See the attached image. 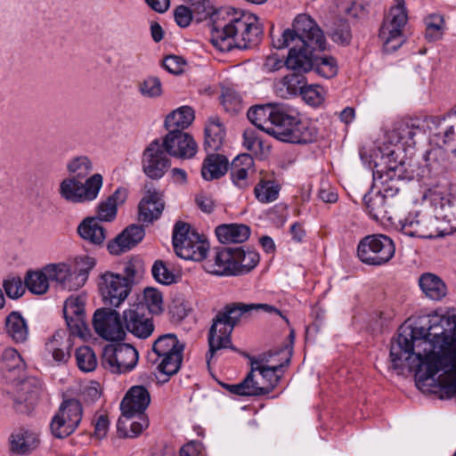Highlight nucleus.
Returning a JSON list of instances; mask_svg holds the SVG:
<instances>
[{
	"label": "nucleus",
	"instance_id": "nucleus-1",
	"mask_svg": "<svg viewBox=\"0 0 456 456\" xmlns=\"http://www.w3.org/2000/svg\"><path fill=\"white\" fill-rule=\"evenodd\" d=\"M325 37L315 21L300 14L293 21L292 28L285 29L278 38L273 37L277 49L293 46L285 60L287 69L304 74L313 69L317 51L325 49Z\"/></svg>",
	"mask_w": 456,
	"mask_h": 456
},
{
	"label": "nucleus",
	"instance_id": "nucleus-2",
	"mask_svg": "<svg viewBox=\"0 0 456 456\" xmlns=\"http://www.w3.org/2000/svg\"><path fill=\"white\" fill-rule=\"evenodd\" d=\"M263 26L256 15L251 12L235 13L224 25L215 23L210 41L220 52H230L233 48L246 50L259 44Z\"/></svg>",
	"mask_w": 456,
	"mask_h": 456
},
{
	"label": "nucleus",
	"instance_id": "nucleus-3",
	"mask_svg": "<svg viewBox=\"0 0 456 456\" xmlns=\"http://www.w3.org/2000/svg\"><path fill=\"white\" fill-rule=\"evenodd\" d=\"M251 304L232 302L225 305L213 319L208 331V342L209 350L206 355L209 364L211 359L221 349L236 350L232 342V333L242 319L248 318L252 313Z\"/></svg>",
	"mask_w": 456,
	"mask_h": 456
},
{
	"label": "nucleus",
	"instance_id": "nucleus-4",
	"mask_svg": "<svg viewBox=\"0 0 456 456\" xmlns=\"http://www.w3.org/2000/svg\"><path fill=\"white\" fill-rule=\"evenodd\" d=\"M259 254L243 247H227L215 251L204 263L205 270L218 276H240L252 271L259 263Z\"/></svg>",
	"mask_w": 456,
	"mask_h": 456
},
{
	"label": "nucleus",
	"instance_id": "nucleus-5",
	"mask_svg": "<svg viewBox=\"0 0 456 456\" xmlns=\"http://www.w3.org/2000/svg\"><path fill=\"white\" fill-rule=\"evenodd\" d=\"M142 265L140 260L125 264L123 273L106 271L99 276L98 289L105 305L118 307L128 297Z\"/></svg>",
	"mask_w": 456,
	"mask_h": 456
},
{
	"label": "nucleus",
	"instance_id": "nucleus-6",
	"mask_svg": "<svg viewBox=\"0 0 456 456\" xmlns=\"http://www.w3.org/2000/svg\"><path fill=\"white\" fill-rule=\"evenodd\" d=\"M94 265V257L84 256L69 263L47 265L45 270L50 281H55L61 289L76 290L84 286Z\"/></svg>",
	"mask_w": 456,
	"mask_h": 456
},
{
	"label": "nucleus",
	"instance_id": "nucleus-7",
	"mask_svg": "<svg viewBox=\"0 0 456 456\" xmlns=\"http://www.w3.org/2000/svg\"><path fill=\"white\" fill-rule=\"evenodd\" d=\"M423 200L445 228V235L456 231V195L447 188V183L432 184L424 192Z\"/></svg>",
	"mask_w": 456,
	"mask_h": 456
},
{
	"label": "nucleus",
	"instance_id": "nucleus-8",
	"mask_svg": "<svg viewBox=\"0 0 456 456\" xmlns=\"http://www.w3.org/2000/svg\"><path fill=\"white\" fill-rule=\"evenodd\" d=\"M423 200L445 228V235L456 231V195L447 188V183L432 184L424 192Z\"/></svg>",
	"mask_w": 456,
	"mask_h": 456
},
{
	"label": "nucleus",
	"instance_id": "nucleus-9",
	"mask_svg": "<svg viewBox=\"0 0 456 456\" xmlns=\"http://www.w3.org/2000/svg\"><path fill=\"white\" fill-rule=\"evenodd\" d=\"M173 247L176 255L185 260L201 261L207 257L209 244L183 222H177L173 230Z\"/></svg>",
	"mask_w": 456,
	"mask_h": 456
},
{
	"label": "nucleus",
	"instance_id": "nucleus-10",
	"mask_svg": "<svg viewBox=\"0 0 456 456\" xmlns=\"http://www.w3.org/2000/svg\"><path fill=\"white\" fill-rule=\"evenodd\" d=\"M103 184L101 174H94L82 182L77 177L63 179L59 186V194L65 201L73 204H82L97 199Z\"/></svg>",
	"mask_w": 456,
	"mask_h": 456
},
{
	"label": "nucleus",
	"instance_id": "nucleus-11",
	"mask_svg": "<svg viewBox=\"0 0 456 456\" xmlns=\"http://www.w3.org/2000/svg\"><path fill=\"white\" fill-rule=\"evenodd\" d=\"M395 252L394 241L384 234L365 236L357 247L359 259L368 265H383L392 259Z\"/></svg>",
	"mask_w": 456,
	"mask_h": 456
},
{
	"label": "nucleus",
	"instance_id": "nucleus-12",
	"mask_svg": "<svg viewBox=\"0 0 456 456\" xmlns=\"http://www.w3.org/2000/svg\"><path fill=\"white\" fill-rule=\"evenodd\" d=\"M407 20L404 0H397V4L391 7L379 30V37L386 53H393L403 45L404 41L403 28Z\"/></svg>",
	"mask_w": 456,
	"mask_h": 456
},
{
	"label": "nucleus",
	"instance_id": "nucleus-13",
	"mask_svg": "<svg viewBox=\"0 0 456 456\" xmlns=\"http://www.w3.org/2000/svg\"><path fill=\"white\" fill-rule=\"evenodd\" d=\"M139 359L137 350L131 345L110 344L104 346L102 354V366L113 374H124L133 370Z\"/></svg>",
	"mask_w": 456,
	"mask_h": 456
},
{
	"label": "nucleus",
	"instance_id": "nucleus-14",
	"mask_svg": "<svg viewBox=\"0 0 456 456\" xmlns=\"http://www.w3.org/2000/svg\"><path fill=\"white\" fill-rule=\"evenodd\" d=\"M401 231L409 237L436 239L445 236V228L440 224L436 215L418 211L409 213L401 221Z\"/></svg>",
	"mask_w": 456,
	"mask_h": 456
},
{
	"label": "nucleus",
	"instance_id": "nucleus-15",
	"mask_svg": "<svg viewBox=\"0 0 456 456\" xmlns=\"http://www.w3.org/2000/svg\"><path fill=\"white\" fill-rule=\"evenodd\" d=\"M400 147L387 148L382 152L381 163L375 164L373 170V184L379 185H395L399 181L406 178L404 162L398 159Z\"/></svg>",
	"mask_w": 456,
	"mask_h": 456
},
{
	"label": "nucleus",
	"instance_id": "nucleus-16",
	"mask_svg": "<svg viewBox=\"0 0 456 456\" xmlns=\"http://www.w3.org/2000/svg\"><path fill=\"white\" fill-rule=\"evenodd\" d=\"M276 139L290 143L306 144L317 138V130L308 122L301 121L287 109L280 127L276 129Z\"/></svg>",
	"mask_w": 456,
	"mask_h": 456
},
{
	"label": "nucleus",
	"instance_id": "nucleus-17",
	"mask_svg": "<svg viewBox=\"0 0 456 456\" xmlns=\"http://www.w3.org/2000/svg\"><path fill=\"white\" fill-rule=\"evenodd\" d=\"M168 155L160 140H153L142 154L141 164L144 175L151 180L161 179L171 167Z\"/></svg>",
	"mask_w": 456,
	"mask_h": 456
},
{
	"label": "nucleus",
	"instance_id": "nucleus-18",
	"mask_svg": "<svg viewBox=\"0 0 456 456\" xmlns=\"http://www.w3.org/2000/svg\"><path fill=\"white\" fill-rule=\"evenodd\" d=\"M287 108L282 104L256 105L248 110V120L258 129L276 137Z\"/></svg>",
	"mask_w": 456,
	"mask_h": 456
},
{
	"label": "nucleus",
	"instance_id": "nucleus-19",
	"mask_svg": "<svg viewBox=\"0 0 456 456\" xmlns=\"http://www.w3.org/2000/svg\"><path fill=\"white\" fill-rule=\"evenodd\" d=\"M93 326L96 334L105 340H123L126 337L119 314L110 308L97 309L93 317Z\"/></svg>",
	"mask_w": 456,
	"mask_h": 456
},
{
	"label": "nucleus",
	"instance_id": "nucleus-20",
	"mask_svg": "<svg viewBox=\"0 0 456 456\" xmlns=\"http://www.w3.org/2000/svg\"><path fill=\"white\" fill-rule=\"evenodd\" d=\"M85 306L86 300L81 296H70L64 302V318L73 336L86 338L90 334Z\"/></svg>",
	"mask_w": 456,
	"mask_h": 456
},
{
	"label": "nucleus",
	"instance_id": "nucleus-21",
	"mask_svg": "<svg viewBox=\"0 0 456 456\" xmlns=\"http://www.w3.org/2000/svg\"><path fill=\"white\" fill-rule=\"evenodd\" d=\"M124 329L139 338H146L154 330L151 318L142 305H132L123 312Z\"/></svg>",
	"mask_w": 456,
	"mask_h": 456
},
{
	"label": "nucleus",
	"instance_id": "nucleus-22",
	"mask_svg": "<svg viewBox=\"0 0 456 456\" xmlns=\"http://www.w3.org/2000/svg\"><path fill=\"white\" fill-rule=\"evenodd\" d=\"M161 143L170 156L183 159L193 158L198 151L193 137L183 131L168 132Z\"/></svg>",
	"mask_w": 456,
	"mask_h": 456
},
{
	"label": "nucleus",
	"instance_id": "nucleus-23",
	"mask_svg": "<svg viewBox=\"0 0 456 456\" xmlns=\"http://www.w3.org/2000/svg\"><path fill=\"white\" fill-rule=\"evenodd\" d=\"M150 403L151 395L148 389L143 386H133L121 401L122 416L126 419H131L136 415L144 414Z\"/></svg>",
	"mask_w": 456,
	"mask_h": 456
},
{
	"label": "nucleus",
	"instance_id": "nucleus-24",
	"mask_svg": "<svg viewBox=\"0 0 456 456\" xmlns=\"http://www.w3.org/2000/svg\"><path fill=\"white\" fill-rule=\"evenodd\" d=\"M284 354V361L278 365L275 366H264L261 364L260 361L256 360L255 358L250 359V371L248 373L254 374L255 371H259L263 379L265 380V384L264 386H260V389L263 390L261 395H267L273 390V388L278 385L281 374V369L289 364L291 359V350L286 348L281 351Z\"/></svg>",
	"mask_w": 456,
	"mask_h": 456
},
{
	"label": "nucleus",
	"instance_id": "nucleus-25",
	"mask_svg": "<svg viewBox=\"0 0 456 456\" xmlns=\"http://www.w3.org/2000/svg\"><path fill=\"white\" fill-rule=\"evenodd\" d=\"M380 187L377 191H370L366 193L363 198L366 211L374 220L387 218V197L395 195L399 190L395 185H380Z\"/></svg>",
	"mask_w": 456,
	"mask_h": 456
},
{
	"label": "nucleus",
	"instance_id": "nucleus-26",
	"mask_svg": "<svg viewBox=\"0 0 456 456\" xmlns=\"http://www.w3.org/2000/svg\"><path fill=\"white\" fill-rule=\"evenodd\" d=\"M144 236L145 231L142 225L131 224L114 240L109 241L108 250L112 255H120L135 247Z\"/></svg>",
	"mask_w": 456,
	"mask_h": 456
},
{
	"label": "nucleus",
	"instance_id": "nucleus-27",
	"mask_svg": "<svg viewBox=\"0 0 456 456\" xmlns=\"http://www.w3.org/2000/svg\"><path fill=\"white\" fill-rule=\"evenodd\" d=\"M9 441L11 452L18 456L31 454L40 444L38 434L26 428L15 430Z\"/></svg>",
	"mask_w": 456,
	"mask_h": 456
},
{
	"label": "nucleus",
	"instance_id": "nucleus-28",
	"mask_svg": "<svg viewBox=\"0 0 456 456\" xmlns=\"http://www.w3.org/2000/svg\"><path fill=\"white\" fill-rule=\"evenodd\" d=\"M420 133L421 128L413 120H402L395 125L388 138L393 147H400L401 150H403L404 147L414 146L415 136Z\"/></svg>",
	"mask_w": 456,
	"mask_h": 456
},
{
	"label": "nucleus",
	"instance_id": "nucleus-29",
	"mask_svg": "<svg viewBox=\"0 0 456 456\" xmlns=\"http://www.w3.org/2000/svg\"><path fill=\"white\" fill-rule=\"evenodd\" d=\"M165 208L161 192L148 191L139 203V219L144 223H152L160 217Z\"/></svg>",
	"mask_w": 456,
	"mask_h": 456
},
{
	"label": "nucleus",
	"instance_id": "nucleus-30",
	"mask_svg": "<svg viewBox=\"0 0 456 456\" xmlns=\"http://www.w3.org/2000/svg\"><path fill=\"white\" fill-rule=\"evenodd\" d=\"M43 392L42 382L34 377H29L15 385L14 403H26L27 407L34 405Z\"/></svg>",
	"mask_w": 456,
	"mask_h": 456
},
{
	"label": "nucleus",
	"instance_id": "nucleus-31",
	"mask_svg": "<svg viewBox=\"0 0 456 456\" xmlns=\"http://www.w3.org/2000/svg\"><path fill=\"white\" fill-rule=\"evenodd\" d=\"M204 148L208 152H216L221 150L226 131L224 125L218 116H211L208 119L205 129Z\"/></svg>",
	"mask_w": 456,
	"mask_h": 456
},
{
	"label": "nucleus",
	"instance_id": "nucleus-32",
	"mask_svg": "<svg viewBox=\"0 0 456 456\" xmlns=\"http://www.w3.org/2000/svg\"><path fill=\"white\" fill-rule=\"evenodd\" d=\"M426 168L430 178L438 179L437 183H445L447 174V159L444 150L437 148L427 151L425 155Z\"/></svg>",
	"mask_w": 456,
	"mask_h": 456
},
{
	"label": "nucleus",
	"instance_id": "nucleus-33",
	"mask_svg": "<svg viewBox=\"0 0 456 456\" xmlns=\"http://www.w3.org/2000/svg\"><path fill=\"white\" fill-rule=\"evenodd\" d=\"M126 197V190L121 187L118 188L113 194L99 203L95 218L104 222L113 221L117 216L118 206L124 203Z\"/></svg>",
	"mask_w": 456,
	"mask_h": 456
},
{
	"label": "nucleus",
	"instance_id": "nucleus-34",
	"mask_svg": "<svg viewBox=\"0 0 456 456\" xmlns=\"http://www.w3.org/2000/svg\"><path fill=\"white\" fill-rule=\"evenodd\" d=\"M418 282L422 293L431 300L439 301L447 294L444 281L435 273H422L419 277Z\"/></svg>",
	"mask_w": 456,
	"mask_h": 456
},
{
	"label": "nucleus",
	"instance_id": "nucleus-35",
	"mask_svg": "<svg viewBox=\"0 0 456 456\" xmlns=\"http://www.w3.org/2000/svg\"><path fill=\"white\" fill-rule=\"evenodd\" d=\"M216 234L220 242L242 243L250 235V228L243 224H225L216 228Z\"/></svg>",
	"mask_w": 456,
	"mask_h": 456
},
{
	"label": "nucleus",
	"instance_id": "nucleus-36",
	"mask_svg": "<svg viewBox=\"0 0 456 456\" xmlns=\"http://www.w3.org/2000/svg\"><path fill=\"white\" fill-rule=\"evenodd\" d=\"M305 77L297 72L286 75L275 86V93L281 98H290L301 94L305 86Z\"/></svg>",
	"mask_w": 456,
	"mask_h": 456
},
{
	"label": "nucleus",
	"instance_id": "nucleus-37",
	"mask_svg": "<svg viewBox=\"0 0 456 456\" xmlns=\"http://www.w3.org/2000/svg\"><path fill=\"white\" fill-rule=\"evenodd\" d=\"M71 341L65 338V331L58 330L45 343V349L58 363L66 362L70 357Z\"/></svg>",
	"mask_w": 456,
	"mask_h": 456
},
{
	"label": "nucleus",
	"instance_id": "nucleus-38",
	"mask_svg": "<svg viewBox=\"0 0 456 456\" xmlns=\"http://www.w3.org/2000/svg\"><path fill=\"white\" fill-rule=\"evenodd\" d=\"M228 169V159L221 154H209L202 164L201 175L207 181L219 179Z\"/></svg>",
	"mask_w": 456,
	"mask_h": 456
},
{
	"label": "nucleus",
	"instance_id": "nucleus-39",
	"mask_svg": "<svg viewBox=\"0 0 456 456\" xmlns=\"http://www.w3.org/2000/svg\"><path fill=\"white\" fill-rule=\"evenodd\" d=\"M194 110L190 106H182L169 113L165 119V127L168 132L183 131L194 120Z\"/></svg>",
	"mask_w": 456,
	"mask_h": 456
},
{
	"label": "nucleus",
	"instance_id": "nucleus-40",
	"mask_svg": "<svg viewBox=\"0 0 456 456\" xmlns=\"http://www.w3.org/2000/svg\"><path fill=\"white\" fill-rule=\"evenodd\" d=\"M5 331L15 343H23L28 338L27 322L19 312H12L6 317Z\"/></svg>",
	"mask_w": 456,
	"mask_h": 456
},
{
	"label": "nucleus",
	"instance_id": "nucleus-41",
	"mask_svg": "<svg viewBox=\"0 0 456 456\" xmlns=\"http://www.w3.org/2000/svg\"><path fill=\"white\" fill-rule=\"evenodd\" d=\"M95 217H86L77 227L78 234L93 244L100 245L106 239L105 230Z\"/></svg>",
	"mask_w": 456,
	"mask_h": 456
},
{
	"label": "nucleus",
	"instance_id": "nucleus-42",
	"mask_svg": "<svg viewBox=\"0 0 456 456\" xmlns=\"http://www.w3.org/2000/svg\"><path fill=\"white\" fill-rule=\"evenodd\" d=\"M183 344H181L177 337L173 333L160 336L152 346V351L157 357L166 356L173 353H183Z\"/></svg>",
	"mask_w": 456,
	"mask_h": 456
},
{
	"label": "nucleus",
	"instance_id": "nucleus-43",
	"mask_svg": "<svg viewBox=\"0 0 456 456\" xmlns=\"http://www.w3.org/2000/svg\"><path fill=\"white\" fill-rule=\"evenodd\" d=\"M49 281L50 278L44 268L42 271H28L24 283L31 293L43 295L49 289Z\"/></svg>",
	"mask_w": 456,
	"mask_h": 456
},
{
	"label": "nucleus",
	"instance_id": "nucleus-44",
	"mask_svg": "<svg viewBox=\"0 0 456 456\" xmlns=\"http://www.w3.org/2000/svg\"><path fill=\"white\" fill-rule=\"evenodd\" d=\"M254 374L248 373L243 381L238 384L224 385L232 394L241 396H259L263 393L259 384L254 380Z\"/></svg>",
	"mask_w": 456,
	"mask_h": 456
},
{
	"label": "nucleus",
	"instance_id": "nucleus-45",
	"mask_svg": "<svg viewBox=\"0 0 456 456\" xmlns=\"http://www.w3.org/2000/svg\"><path fill=\"white\" fill-rule=\"evenodd\" d=\"M183 353H173L162 357H156L154 362L157 363L159 371L167 377V380L171 376L176 374L182 365Z\"/></svg>",
	"mask_w": 456,
	"mask_h": 456
},
{
	"label": "nucleus",
	"instance_id": "nucleus-46",
	"mask_svg": "<svg viewBox=\"0 0 456 456\" xmlns=\"http://www.w3.org/2000/svg\"><path fill=\"white\" fill-rule=\"evenodd\" d=\"M281 187L273 180H261L254 188L256 199L261 203H270L279 197Z\"/></svg>",
	"mask_w": 456,
	"mask_h": 456
},
{
	"label": "nucleus",
	"instance_id": "nucleus-47",
	"mask_svg": "<svg viewBox=\"0 0 456 456\" xmlns=\"http://www.w3.org/2000/svg\"><path fill=\"white\" fill-rule=\"evenodd\" d=\"M66 167L70 175L69 177L83 179L93 170V163L87 156L80 155L70 159Z\"/></svg>",
	"mask_w": 456,
	"mask_h": 456
},
{
	"label": "nucleus",
	"instance_id": "nucleus-48",
	"mask_svg": "<svg viewBox=\"0 0 456 456\" xmlns=\"http://www.w3.org/2000/svg\"><path fill=\"white\" fill-rule=\"evenodd\" d=\"M25 368V362L14 348H6L2 354V370L19 375Z\"/></svg>",
	"mask_w": 456,
	"mask_h": 456
},
{
	"label": "nucleus",
	"instance_id": "nucleus-49",
	"mask_svg": "<svg viewBox=\"0 0 456 456\" xmlns=\"http://www.w3.org/2000/svg\"><path fill=\"white\" fill-rule=\"evenodd\" d=\"M75 356L77 367L84 372L93 371L97 367L98 362L95 353L88 346L77 348Z\"/></svg>",
	"mask_w": 456,
	"mask_h": 456
},
{
	"label": "nucleus",
	"instance_id": "nucleus-50",
	"mask_svg": "<svg viewBox=\"0 0 456 456\" xmlns=\"http://www.w3.org/2000/svg\"><path fill=\"white\" fill-rule=\"evenodd\" d=\"M138 417V421H132L129 426L130 429L126 430V427L125 422L119 419L118 421V433L120 437H129L134 438L138 436L144 429H146L149 426V420L145 414L136 415Z\"/></svg>",
	"mask_w": 456,
	"mask_h": 456
},
{
	"label": "nucleus",
	"instance_id": "nucleus-51",
	"mask_svg": "<svg viewBox=\"0 0 456 456\" xmlns=\"http://www.w3.org/2000/svg\"><path fill=\"white\" fill-rule=\"evenodd\" d=\"M59 414L68 419V421H74L75 427H78L81 419L83 409L81 403L76 399H67L62 402L59 408Z\"/></svg>",
	"mask_w": 456,
	"mask_h": 456
},
{
	"label": "nucleus",
	"instance_id": "nucleus-52",
	"mask_svg": "<svg viewBox=\"0 0 456 456\" xmlns=\"http://www.w3.org/2000/svg\"><path fill=\"white\" fill-rule=\"evenodd\" d=\"M50 428L55 437L64 438L71 435L77 427H75L74 421H68L66 418L57 412L52 419Z\"/></svg>",
	"mask_w": 456,
	"mask_h": 456
},
{
	"label": "nucleus",
	"instance_id": "nucleus-53",
	"mask_svg": "<svg viewBox=\"0 0 456 456\" xmlns=\"http://www.w3.org/2000/svg\"><path fill=\"white\" fill-rule=\"evenodd\" d=\"M162 295L154 288H146L143 291V301L136 305H142L145 307V313L159 314L162 311Z\"/></svg>",
	"mask_w": 456,
	"mask_h": 456
},
{
	"label": "nucleus",
	"instance_id": "nucleus-54",
	"mask_svg": "<svg viewBox=\"0 0 456 456\" xmlns=\"http://www.w3.org/2000/svg\"><path fill=\"white\" fill-rule=\"evenodd\" d=\"M139 93L146 98H158L163 94L162 83L158 77L149 76L138 84Z\"/></svg>",
	"mask_w": 456,
	"mask_h": 456
},
{
	"label": "nucleus",
	"instance_id": "nucleus-55",
	"mask_svg": "<svg viewBox=\"0 0 456 456\" xmlns=\"http://www.w3.org/2000/svg\"><path fill=\"white\" fill-rule=\"evenodd\" d=\"M313 69L325 78H331L338 73V64L333 57L319 56L316 53Z\"/></svg>",
	"mask_w": 456,
	"mask_h": 456
},
{
	"label": "nucleus",
	"instance_id": "nucleus-56",
	"mask_svg": "<svg viewBox=\"0 0 456 456\" xmlns=\"http://www.w3.org/2000/svg\"><path fill=\"white\" fill-rule=\"evenodd\" d=\"M425 37L428 41H437L442 38L444 31V18L439 14H431L426 20Z\"/></svg>",
	"mask_w": 456,
	"mask_h": 456
},
{
	"label": "nucleus",
	"instance_id": "nucleus-57",
	"mask_svg": "<svg viewBox=\"0 0 456 456\" xmlns=\"http://www.w3.org/2000/svg\"><path fill=\"white\" fill-rule=\"evenodd\" d=\"M300 95L308 105L318 107L324 102L325 90L319 85H305Z\"/></svg>",
	"mask_w": 456,
	"mask_h": 456
},
{
	"label": "nucleus",
	"instance_id": "nucleus-58",
	"mask_svg": "<svg viewBox=\"0 0 456 456\" xmlns=\"http://www.w3.org/2000/svg\"><path fill=\"white\" fill-rule=\"evenodd\" d=\"M153 278L161 284L170 285L175 281V274L167 268L162 260H157L152 265Z\"/></svg>",
	"mask_w": 456,
	"mask_h": 456
},
{
	"label": "nucleus",
	"instance_id": "nucleus-59",
	"mask_svg": "<svg viewBox=\"0 0 456 456\" xmlns=\"http://www.w3.org/2000/svg\"><path fill=\"white\" fill-rule=\"evenodd\" d=\"M4 289L11 298H19L25 292V287L20 277H10L4 281Z\"/></svg>",
	"mask_w": 456,
	"mask_h": 456
},
{
	"label": "nucleus",
	"instance_id": "nucleus-60",
	"mask_svg": "<svg viewBox=\"0 0 456 456\" xmlns=\"http://www.w3.org/2000/svg\"><path fill=\"white\" fill-rule=\"evenodd\" d=\"M243 145L247 150L256 152L258 148H263V141L256 131L246 129L243 133Z\"/></svg>",
	"mask_w": 456,
	"mask_h": 456
},
{
	"label": "nucleus",
	"instance_id": "nucleus-61",
	"mask_svg": "<svg viewBox=\"0 0 456 456\" xmlns=\"http://www.w3.org/2000/svg\"><path fill=\"white\" fill-rule=\"evenodd\" d=\"M185 61L183 58L176 55L166 57L162 61L163 68L171 74H180L183 70Z\"/></svg>",
	"mask_w": 456,
	"mask_h": 456
},
{
	"label": "nucleus",
	"instance_id": "nucleus-62",
	"mask_svg": "<svg viewBox=\"0 0 456 456\" xmlns=\"http://www.w3.org/2000/svg\"><path fill=\"white\" fill-rule=\"evenodd\" d=\"M249 170H245L242 168H234V167L231 166V179L232 181V183L240 188V189H246L249 186V182L248 179Z\"/></svg>",
	"mask_w": 456,
	"mask_h": 456
},
{
	"label": "nucleus",
	"instance_id": "nucleus-63",
	"mask_svg": "<svg viewBox=\"0 0 456 456\" xmlns=\"http://www.w3.org/2000/svg\"><path fill=\"white\" fill-rule=\"evenodd\" d=\"M174 18L179 27L186 28L192 20V12L189 7L179 5L175 9Z\"/></svg>",
	"mask_w": 456,
	"mask_h": 456
},
{
	"label": "nucleus",
	"instance_id": "nucleus-64",
	"mask_svg": "<svg viewBox=\"0 0 456 456\" xmlns=\"http://www.w3.org/2000/svg\"><path fill=\"white\" fill-rule=\"evenodd\" d=\"M285 65V61L277 53L268 55L264 63V70L266 72H274L281 69Z\"/></svg>",
	"mask_w": 456,
	"mask_h": 456
}]
</instances>
